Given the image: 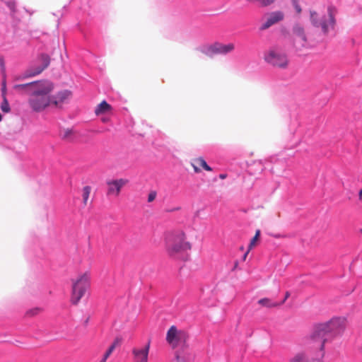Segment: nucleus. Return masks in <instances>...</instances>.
Wrapping results in <instances>:
<instances>
[{
    "label": "nucleus",
    "mask_w": 362,
    "mask_h": 362,
    "mask_svg": "<svg viewBox=\"0 0 362 362\" xmlns=\"http://www.w3.org/2000/svg\"><path fill=\"white\" fill-rule=\"evenodd\" d=\"M346 327L344 317H333L329 321L316 325L306 336V344L310 350L324 351L326 342L341 337Z\"/></svg>",
    "instance_id": "obj_1"
},
{
    "label": "nucleus",
    "mask_w": 362,
    "mask_h": 362,
    "mask_svg": "<svg viewBox=\"0 0 362 362\" xmlns=\"http://www.w3.org/2000/svg\"><path fill=\"white\" fill-rule=\"evenodd\" d=\"M55 85L49 80L36 81L28 98L29 108L35 112H42L52 106L51 93Z\"/></svg>",
    "instance_id": "obj_2"
},
{
    "label": "nucleus",
    "mask_w": 362,
    "mask_h": 362,
    "mask_svg": "<svg viewBox=\"0 0 362 362\" xmlns=\"http://www.w3.org/2000/svg\"><path fill=\"white\" fill-rule=\"evenodd\" d=\"M337 9L333 6H329L327 11L319 13L315 11H310V21L311 24L320 28L323 35H327L330 30L334 29L337 20Z\"/></svg>",
    "instance_id": "obj_3"
},
{
    "label": "nucleus",
    "mask_w": 362,
    "mask_h": 362,
    "mask_svg": "<svg viewBox=\"0 0 362 362\" xmlns=\"http://www.w3.org/2000/svg\"><path fill=\"white\" fill-rule=\"evenodd\" d=\"M166 248L170 257L177 258L183 252L190 250L191 245L186 241V236L182 230H174L167 235Z\"/></svg>",
    "instance_id": "obj_4"
},
{
    "label": "nucleus",
    "mask_w": 362,
    "mask_h": 362,
    "mask_svg": "<svg viewBox=\"0 0 362 362\" xmlns=\"http://www.w3.org/2000/svg\"><path fill=\"white\" fill-rule=\"evenodd\" d=\"M71 282L70 301L73 305H77L90 287L91 272L90 271L80 272L76 278L71 279Z\"/></svg>",
    "instance_id": "obj_5"
},
{
    "label": "nucleus",
    "mask_w": 362,
    "mask_h": 362,
    "mask_svg": "<svg viewBox=\"0 0 362 362\" xmlns=\"http://www.w3.org/2000/svg\"><path fill=\"white\" fill-rule=\"evenodd\" d=\"M264 60L273 66L280 69L288 67L289 60L287 54L278 47H274L264 53Z\"/></svg>",
    "instance_id": "obj_6"
},
{
    "label": "nucleus",
    "mask_w": 362,
    "mask_h": 362,
    "mask_svg": "<svg viewBox=\"0 0 362 362\" xmlns=\"http://www.w3.org/2000/svg\"><path fill=\"white\" fill-rule=\"evenodd\" d=\"M303 350L296 352L290 358L288 362H322L324 351L310 350L306 344V337L303 339Z\"/></svg>",
    "instance_id": "obj_7"
},
{
    "label": "nucleus",
    "mask_w": 362,
    "mask_h": 362,
    "mask_svg": "<svg viewBox=\"0 0 362 362\" xmlns=\"http://www.w3.org/2000/svg\"><path fill=\"white\" fill-rule=\"evenodd\" d=\"M189 339L187 332L183 329H179L175 326H171L167 332L166 341L173 348H176L181 345L182 348L180 350H184L187 348L186 344Z\"/></svg>",
    "instance_id": "obj_8"
},
{
    "label": "nucleus",
    "mask_w": 362,
    "mask_h": 362,
    "mask_svg": "<svg viewBox=\"0 0 362 362\" xmlns=\"http://www.w3.org/2000/svg\"><path fill=\"white\" fill-rule=\"evenodd\" d=\"M38 60L41 64L40 66H37L35 67H30V69H27L22 74L16 76L14 77V80L15 81H21V80H24V79L29 78L31 77H34L37 75H39L40 73H42L49 65L50 57H49V55H47L46 54H40Z\"/></svg>",
    "instance_id": "obj_9"
},
{
    "label": "nucleus",
    "mask_w": 362,
    "mask_h": 362,
    "mask_svg": "<svg viewBox=\"0 0 362 362\" xmlns=\"http://www.w3.org/2000/svg\"><path fill=\"white\" fill-rule=\"evenodd\" d=\"M293 43L297 49H301L308 45V37L303 26L296 23L292 28Z\"/></svg>",
    "instance_id": "obj_10"
},
{
    "label": "nucleus",
    "mask_w": 362,
    "mask_h": 362,
    "mask_svg": "<svg viewBox=\"0 0 362 362\" xmlns=\"http://www.w3.org/2000/svg\"><path fill=\"white\" fill-rule=\"evenodd\" d=\"M284 13L281 11H274L266 13L262 18L260 30H264L281 22L284 19Z\"/></svg>",
    "instance_id": "obj_11"
},
{
    "label": "nucleus",
    "mask_w": 362,
    "mask_h": 362,
    "mask_svg": "<svg viewBox=\"0 0 362 362\" xmlns=\"http://www.w3.org/2000/svg\"><path fill=\"white\" fill-rule=\"evenodd\" d=\"M151 341L141 346H134L132 350V358L134 362H148Z\"/></svg>",
    "instance_id": "obj_12"
},
{
    "label": "nucleus",
    "mask_w": 362,
    "mask_h": 362,
    "mask_svg": "<svg viewBox=\"0 0 362 362\" xmlns=\"http://www.w3.org/2000/svg\"><path fill=\"white\" fill-rule=\"evenodd\" d=\"M129 183V180L125 178L110 180L107 182V194L112 197H118L123 187Z\"/></svg>",
    "instance_id": "obj_13"
},
{
    "label": "nucleus",
    "mask_w": 362,
    "mask_h": 362,
    "mask_svg": "<svg viewBox=\"0 0 362 362\" xmlns=\"http://www.w3.org/2000/svg\"><path fill=\"white\" fill-rule=\"evenodd\" d=\"M71 93L68 90L59 91L56 94L51 93L52 105L54 107H61L62 105L66 103L71 97Z\"/></svg>",
    "instance_id": "obj_14"
},
{
    "label": "nucleus",
    "mask_w": 362,
    "mask_h": 362,
    "mask_svg": "<svg viewBox=\"0 0 362 362\" xmlns=\"http://www.w3.org/2000/svg\"><path fill=\"white\" fill-rule=\"evenodd\" d=\"M6 74L4 71L3 72V78L1 83V95L3 98V102L1 105V109L4 112H8L10 111V106L6 99Z\"/></svg>",
    "instance_id": "obj_15"
},
{
    "label": "nucleus",
    "mask_w": 362,
    "mask_h": 362,
    "mask_svg": "<svg viewBox=\"0 0 362 362\" xmlns=\"http://www.w3.org/2000/svg\"><path fill=\"white\" fill-rule=\"evenodd\" d=\"M216 54H227L235 49V45L233 43L223 44L221 42H216Z\"/></svg>",
    "instance_id": "obj_16"
},
{
    "label": "nucleus",
    "mask_w": 362,
    "mask_h": 362,
    "mask_svg": "<svg viewBox=\"0 0 362 362\" xmlns=\"http://www.w3.org/2000/svg\"><path fill=\"white\" fill-rule=\"evenodd\" d=\"M215 47H216V42L211 44V45H202L199 48V49L203 54H204L209 57H213L214 55L216 54V51Z\"/></svg>",
    "instance_id": "obj_17"
},
{
    "label": "nucleus",
    "mask_w": 362,
    "mask_h": 362,
    "mask_svg": "<svg viewBox=\"0 0 362 362\" xmlns=\"http://www.w3.org/2000/svg\"><path fill=\"white\" fill-rule=\"evenodd\" d=\"M284 303V300H283L281 303H276L273 300L267 298H262L258 300V303L262 305V307H265L267 308H272L275 307H278L283 304Z\"/></svg>",
    "instance_id": "obj_18"
},
{
    "label": "nucleus",
    "mask_w": 362,
    "mask_h": 362,
    "mask_svg": "<svg viewBox=\"0 0 362 362\" xmlns=\"http://www.w3.org/2000/svg\"><path fill=\"white\" fill-rule=\"evenodd\" d=\"M112 107L105 101L101 102L95 110V113L97 115H103L110 112Z\"/></svg>",
    "instance_id": "obj_19"
},
{
    "label": "nucleus",
    "mask_w": 362,
    "mask_h": 362,
    "mask_svg": "<svg viewBox=\"0 0 362 362\" xmlns=\"http://www.w3.org/2000/svg\"><path fill=\"white\" fill-rule=\"evenodd\" d=\"M35 84V81L24 83V84H16L13 86V89L16 90H22L25 92L28 95H29L30 92L33 89L34 85Z\"/></svg>",
    "instance_id": "obj_20"
},
{
    "label": "nucleus",
    "mask_w": 362,
    "mask_h": 362,
    "mask_svg": "<svg viewBox=\"0 0 362 362\" xmlns=\"http://www.w3.org/2000/svg\"><path fill=\"white\" fill-rule=\"evenodd\" d=\"M74 132L72 129H64L60 132V136L62 139L71 141L74 138Z\"/></svg>",
    "instance_id": "obj_21"
},
{
    "label": "nucleus",
    "mask_w": 362,
    "mask_h": 362,
    "mask_svg": "<svg viewBox=\"0 0 362 362\" xmlns=\"http://www.w3.org/2000/svg\"><path fill=\"white\" fill-rule=\"evenodd\" d=\"M247 2L257 4L261 7H267L273 4L276 0H246Z\"/></svg>",
    "instance_id": "obj_22"
},
{
    "label": "nucleus",
    "mask_w": 362,
    "mask_h": 362,
    "mask_svg": "<svg viewBox=\"0 0 362 362\" xmlns=\"http://www.w3.org/2000/svg\"><path fill=\"white\" fill-rule=\"evenodd\" d=\"M189 354L184 351V350H177L175 352L176 362H186Z\"/></svg>",
    "instance_id": "obj_23"
},
{
    "label": "nucleus",
    "mask_w": 362,
    "mask_h": 362,
    "mask_svg": "<svg viewBox=\"0 0 362 362\" xmlns=\"http://www.w3.org/2000/svg\"><path fill=\"white\" fill-rule=\"evenodd\" d=\"M195 164L202 167L206 171H211V168L206 163L205 160L202 158H198L194 160Z\"/></svg>",
    "instance_id": "obj_24"
},
{
    "label": "nucleus",
    "mask_w": 362,
    "mask_h": 362,
    "mask_svg": "<svg viewBox=\"0 0 362 362\" xmlns=\"http://www.w3.org/2000/svg\"><path fill=\"white\" fill-rule=\"evenodd\" d=\"M91 188L89 186H86L83 188L82 190V197L83 202L85 205L87 204L90 194Z\"/></svg>",
    "instance_id": "obj_25"
},
{
    "label": "nucleus",
    "mask_w": 362,
    "mask_h": 362,
    "mask_svg": "<svg viewBox=\"0 0 362 362\" xmlns=\"http://www.w3.org/2000/svg\"><path fill=\"white\" fill-rule=\"evenodd\" d=\"M42 311V309L40 308H34L26 312V315L29 317H33L38 314H40Z\"/></svg>",
    "instance_id": "obj_26"
},
{
    "label": "nucleus",
    "mask_w": 362,
    "mask_h": 362,
    "mask_svg": "<svg viewBox=\"0 0 362 362\" xmlns=\"http://www.w3.org/2000/svg\"><path fill=\"white\" fill-rule=\"evenodd\" d=\"M260 235V230H257L256 231L255 235L252 238L251 240L250 245H249V250H251L255 245L257 240H258Z\"/></svg>",
    "instance_id": "obj_27"
},
{
    "label": "nucleus",
    "mask_w": 362,
    "mask_h": 362,
    "mask_svg": "<svg viewBox=\"0 0 362 362\" xmlns=\"http://www.w3.org/2000/svg\"><path fill=\"white\" fill-rule=\"evenodd\" d=\"M157 196V193L156 191H151L148 195V202H152L155 200L156 197Z\"/></svg>",
    "instance_id": "obj_28"
},
{
    "label": "nucleus",
    "mask_w": 362,
    "mask_h": 362,
    "mask_svg": "<svg viewBox=\"0 0 362 362\" xmlns=\"http://www.w3.org/2000/svg\"><path fill=\"white\" fill-rule=\"evenodd\" d=\"M293 6H294V8L298 13H300L301 12V8H300V5L298 4L297 1H294V2L293 3Z\"/></svg>",
    "instance_id": "obj_29"
},
{
    "label": "nucleus",
    "mask_w": 362,
    "mask_h": 362,
    "mask_svg": "<svg viewBox=\"0 0 362 362\" xmlns=\"http://www.w3.org/2000/svg\"><path fill=\"white\" fill-rule=\"evenodd\" d=\"M111 355L110 353H109L107 351H106V352L105 353V354L103 355V358L100 360V362H106L107 359L108 358V357Z\"/></svg>",
    "instance_id": "obj_30"
},
{
    "label": "nucleus",
    "mask_w": 362,
    "mask_h": 362,
    "mask_svg": "<svg viewBox=\"0 0 362 362\" xmlns=\"http://www.w3.org/2000/svg\"><path fill=\"white\" fill-rule=\"evenodd\" d=\"M121 341H122V339H121L120 338H118V337H117V338H116V339L114 340V341H113V343H112V345H115V347H117V346H119V345L120 344Z\"/></svg>",
    "instance_id": "obj_31"
},
{
    "label": "nucleus",
    "mask_w": 362,
    "mask_h": 362,
    "mask_svg": "<svg viewBox=\"0 0 362 362\" xmlns=\"http://www.w3.org/2000/svg\"><path fill=\"white\" fill-rule=\"evenodd\" d=\"M198 165L195 164L194 162L192 163V166L194 168V170L196 173H199L200 169L197 167Z\"/></svg>",
    "instance_id": "obj_32"
},
{
    "label": "nucleus",
    "mask_w": 362,
    "mask_h": 362,
    "mask_svg": "<svg viewBox=\"0 0 362 362\" xmlns=\"http://www.w3.org/2000/svg\"><path fill=\"white\" fill-rule=\"evenodd\" d=\"M115 348H116V347L115 346V345L111 344L107 351L109 353L112 354V351L115 350Z\"/></svg>",
    "instance_id": "obj_33"
},
{
    "label": "nucleus",
    "mask_w": 362,
    "mask_h": 362,
    "mask_svg": "<svg viewBox=\"0 0 362 362\" xmlns=\"http://www.w3.org/2000/svg\"><path fill=\"white\" fill-rule=\"evenodd\" d=\"M115 348H116V347L115 346V345L111 344L107 351L109 353L112 354V351L115 350Z\"/></svg>",
    "instance_id": "obj_34"
},
{
    "label": "nucleus",
    "mask_w": 362,
    "mask_h": 362,
    "mask_svg": "<svg viewBox=\"0 0 362 362\" xmlns=\"http://www.w3.org/2000/svg\"><path fill=\"white\" fill-rule=\"evenodd\" d=\"M115 348H116V347L115 346V345L111 344L107 351L109 353L112 354V351L115 350Z\"/></svg>",
    "instance_id": "obj_35"
},
{
    "label": "nucleus",
    "mask_w": 362,
    "mask_h": 362,
    "mask_svg": "<svg viewBox=\"0 0 362 362\" xmlns=\"http://www.w3.org/2000/svg\"><path fill=\"white\" fill-rule=\"evenodd\" d=\"M180 209V207H176V208L173 209H169V210H168V211L173 212V211H179Z\"/></svg>",
    "instance_id": "obj_36"
},
{
    "label": "nucleus",
    "mask_w": 362,
    "mask_h": 362,
    "mask_svg": "<svg viewBox=\"0 0 362 362\" xmlns=\"http://www.w3.org/2000/svg\"><path fill=\"white\" fill-rule=\"evenodd\" d=\"M358 199L362 201V189L358 192Z\"/></svg>",
    "instance_id": "obj_37"
},
{
    "label": "nucleus",
    "mask_w": 362,
    "mask_h": 362,
    "mask_svg": "<svg viewBox=\"0 0 362 362\" xmlns=\"http://www.w3.org/2000/svg\"><path fill=\"white\" fill-rule=\"evenodd\" d=\"M250 250H249V249H248V250H247V251L246 252V253L244 255V256H243V259H244V260H245V259H246V257H247V255H248V253H249Z\"/></svg>",
    "instance_id": "obj_38"
},
{
    "label": "nucleus",
    "mask_w": 362,
    "mask_h": 362,
    "mask_svg": "<svg viewBox=\"0 0 362 362\" xmlns=\"http://www.w3.org/2000/svg\"><path fill=\"white\" fill-rule=\"evenodd\" d=\"M220 177L221 179H224L226 177V175H220Z\"/></svg>",
    "instance_id": "obj_39"
},
{
    "label": "nucleus",
    "mask_w": 362,
    "mask_h": 362,
    "mask_svg": "<svg viewBox=\"0 0 362 362\" xmlns=\"http://www.w3.org/2000/svg\"><path fill=\"white\" fill-rule=\"evenodd\" d=\"M102 120H103V122H106L107 121V119H106V118H103V119H102Z\"/></svg>",
    "instance_id": "obj_40"
},
{
    "label": "nucleus",
    "mask_w": 362,
    "mask_h": 362,
    "mask_svg": "<svg viewBox=\"0 0 362 362\" xmlns=\"http://www.w3.org/2000/svg\"><path fill=\"white\" fill-rule=\"evenodd\" d=\"M288 293H286V298H288ZM286 298H285L284 300L285 301V300H286Z\"/></svg>",
    "instance_id": "obj_41"
}]
</instances>
